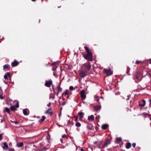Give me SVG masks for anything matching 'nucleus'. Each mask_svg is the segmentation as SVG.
Listing matches in <instances>:
<instances>
[{"mask_svg": "<svg viewBox=\"0 0 151 151\" xmlns=\"http://www.w3.org/2000/svg\"><path fill=\"white\" fill-rule=\"evenodd\" d=\"M84 48L87 54H83V56L84 58L86 60H87L89 61H92L93 55L92 52L90 51L89 48L86 46H85Z\"/></svg>", "mask_w": 151, "mask_h": 151, "instance_id": "nucleus-1", "label": "nucleus"}, {"mask_svg": "<svg viewBox=\"0 0 151 151\" xmlns=\"http://www.w3.org/2000/svg\"><path fill=\"white\" fill-rule=\"evenodd\" d=\"M83 66L85 68V70L86 71H89L91 69V65L89 62H88L86 63H84V64L83 65Z\"/></svg>", "mask_w": 151, "mask_h": 151, "instance_id": "nucleus-2", "label": "nucleus"}, {"mask_svg": "<svg viewBox=\"0 0 151 151\" xmlns=\"http://www.w3.org/2000/svg\"><path fill=\"white\" fill-rule=\"evenodd\" d=\"M104 73L106 74L107 75H111L113 73V72L111 70V68L104 69L103 71Z\"/></svg>", "mask_w": 151, "mask_h": 151, "instance_id": "nucleus-3", "label": "nucleus"}, {"mask_svg": "<svg viewBox=\"0 0 151 151\" xmlns=\"http://www.w3.org/2000/svg\"><path fill=\"white\" fill-rule=\"evenodd\" d=\"M52 84V81L51 80H50L49 81H46L45 83V85L46 87H50L51 85Z\"/></svg>", "mask_w": 151, "mask_h": 151, "instance_id": "nucleus-4", "label": "nucleus"}, {"mask_svg": "<svg viewBox=\"0 0 151 151\" xmlns=\"http://www.w3.org/2000/svg\"><path fill=\"white\" fill-rule=\"evenodd\" d=\"M110 141L109 140L107 139L104 144L103 145V148H104L106 147L108 145L110 144Z\"/></svg>", "mask_w": 151, "mask_h": 151, "instance_id": "nucleus-5", "label": "nucleus"}, {"mask_svg": "<svg viewBox=\"0 0 151 151\" xmlns=\"http://www.w3.org/2000/svg\"><path fill=\"white\" fill-rule=\"evenodd\" d=\"M86 72L85 70L81 71L79 74L80 76L82 78L85 77L87 75L86 73Z\"/></svg>", "mask_w": 151, "mask_h": 151, "instance_id": "nucleus-6", "label": "nucleus"}, {"mask_svg": "<svg viewBox=\"0 0 151 151\" xmlns=\"http://www.w3.org/2000/svg\"><path fill=\"white\" fill-rule=\"evenodd\" d=\"M141 76V73L139 72H137L134 77L135 79H138Z\"/></svg>", "mask_w": 151, "mask_h": 151, "instance_id": "nucleus-7", "label": "nucleus"}, {"mask_svg": "<svg viewBox=\"0 0 151 151\" xmlns=\"http://www.w3.org/2000/svg\"><path fill=\"white\" fill-rule=\"evenodd\" d=\"M56 90L57 91V94H58L60 92L62 91V89L60 87V84L58 85L57 86V87L56 88Z\"/></svg>", "mask_w": 151, "mask_h": 151, "instance_id": "nucleus-8", "label": "nucleus"}, {"mask_svg": "<svg viewBox=\"0 0 151 151\" xmlns=\"http://www.w3.org/2000/svg\"><path fill=\"white\" fill-rule=\"evenodd\" d=\"M19 63L16 60H14L13 62L12 63L11 65L12 67H14L17 66L19 65Z\"/></svg>", "mask_w": 151, "mask_h": 151, "instance_id": "nucleus-9", "label": "nucleus"}, {"mask_svg": "<svg viewBox=\"0 0 151 151\" xmlns=\"http://www.w3.org/2000/svg\"><path fill=\"white\" fill-rule=\"evenodd\" d=\"M3 67L4 70L7 69L8 70H9L10 68V67L9 65L8 64L5 65L3 66Z\"/></svg>", "mask_w": 151, "mask_h": 151, "instance_id": "nucleus-10", "label": "nucleus"}, {"mask_svg": "<svg viewBox=\"0 0 151 151\" xmlns=\"http://www.w3.org/2000/svg\"><path fill=\"white\" fill-rule=\"evenodd\" d=\"M109 125L108 124H103L101 126V128L104 129H106L108 127Z\"/></svg>", "mask_w": 151, "mask_h": 151, "instance_id": "nucleus-11", "label": "nucleus"}, {"mask_svg": "<svg viewBox=\"0 0 151 151\" xmlns=\"http://www.w3.org/2000/svg\"><path fill=\"white\" fill-rule=\"evenodd\" d=\"M52 109L51 108L48 109L45 111V113L46 114H52V112L51 111Z\"/></svg>", "mask_w": 151, "mask_h": 151, "instance_id": "nucleus-12", "label": "nucleus"}, {"mask_svg": "<svg viewBox=\"0 0 151 151\" xmlns=\"http://www.w3.org/2000/svg\"><path fill=\"white\" fill-rule=\"evenodd\" d=\"M88 119L89 120L93 121L94 120V116L93 115H91L88 117Z\"/></svg>", "mask_w": 151, "mask_h": 151, "instance_id": "nucleus-13", "label": "nucleus"}, {"mask_svg": "<svg viewBox=\"0 0 151 151\" xmlns=\"http://www.w3.org/2000/svg\"><path fill=\"white\" fill-rule=\"evenodd\" d=\"M83 114L84 113L82 112H79L78 113V114L80 116L79 118L80 119H81L83 118Z\"/></svg>", "mask_w": 151, "mask_h": 151, "instance_id": "nucleus-14", "label": "nucleus"}, {"mask_svg": "<svg viewBox=\"0 0 151 151\" xmlns=\"http://www.w3.org/2000/svg\"><path fill=\"white\" fill-rule=\"evenodd\" d=\"M142 102L143 103L142 104H139V106H144L145 105V101L144 100H142Z\"/></svg>", "mask_w": 151, "mask_h": 151, "instance_id": "nucleus-15", "label": "nucleus"}, {"mask_svg": "<svg viewBox=\"0 0 151 151\" xmlns=\"http://www.w3.org/2000/svg\"><path fill=\"white\" fill-rule=\"evenodd\" d=\"M23 113L25 115H28L29 113L27 111V110L26 109H24L23 111Z\"/></svg>", "mask_w": 151, "mask_h": 151, "instance_id": "nucleus-16", "label": "nucleus"}, {"mask_svg": "<svg viewBox=\"0 0 151 151\" xmlns=\"http://www.w3.org/2000/svg\"><path fill=\"white\" fill-rule=\"evenodd\" d=\"M4 146L2 147L3 149H7L8 148V146L6 142L4 143Z\"/></svg>", "mask_w": 151, "mask_h": 151, "instance_id": "nucleus-17", "label": "nucleus"}, {"mask_svg": "<svg viewBox=\"0 0 151 151\" xmlns=\"http://www.w3.org/2000/svg\"><path fill=\"white\" fill-rule=\"evenodd\" d=\"M101 108V107L100 106H95L94 107V109L96 111H97L99 110V109H100Z\"/></svg>", "mask_w": 151, "mask_h": 151, "instance_id": "nucleus-18", "label": "nucleus"}, {"mask_svg": "<svg viewBox=\"0 0 151 151\" xmlns=\"http://www.w3.org/2000/svg\"><path fill=\"white\" fill-rule=\"evenodd\" d=\"M131 147V144L130 142H127V143L126 147L127 149Z\"/></svg>", "mask_w": 151, "mask_h": 151, "instance_id": "nucleus-19", "label": "nucleus"}, {"mask_svg": "<svg viewBox=\"0 0 151 151\" xmlns=\"http://www.w3.org/2000/svg\"><path fill=\"white\" fill-rule=\"evenodd\" d=\"M87 128L90 130H92L93 129V127L91 124H89L87 126Z\"/></svg>", "mask_w": 151, "mask_h": 151, "instance_id": "nucleus-20", "label": "nucleus"}, {"mask_svg": "<svg viewBox=\"0 0 151 151\" xmlns=\"http://www.w3.org/2000/svg\"><path fill=\"white\" fill-rule=\"evenodd\" d=\"M12 111H15L17 110V109L14 106H11L10 108Z\"/></svg>", "mask_w": 151, "mask_h": 151, "instance_id": "nucleus-21", "label": "nucleus"}, {"mask_svg": "<svg viewBox=\"0 0 151 151\" xmlns=\"http://www.w3.org/2000/svg\"><path fill=\"white\" fill-rule=\"evenodd\" d=\"M17 146L19 147H22L23 146V143L22 142H20L19 144H17Z\"/></svg>", "mask_w": 151, "mask_h": 151, "instance_id": "nucleus-22", "label": "nucleus"}, {"mask_svg": "<svg viewBox=\"0 0 151 151\" xmlns=\"http://www.w3.org/2000/svg\"><path fill=\"white\" fill-rule=\"evenodd\" d=\"M130 70V68L129 67H127V71L126 72V73L127 74H129V72Z\"/></svg>", "mask_w": 151, "mask_h": 151, "instance_id": "nucleus-23", "label": "nucleus"}, {"mask_svg": "<svg viewBox=\"0 0 151 151\" xmlns=\"http://www.w3.org/2000/svg\"><path fill=\"white\" fill-rule=\"evenodd\" d=\"M76 126L77 127H80L81 126V124L79 122H77L75 124Z\"/></svg>", "mask_w": 151, "mask_h": 151, "instance_id": "nucleus-24", "label": "nucleus"}, {"mask_svg": "<svg viewBox=\"0 0 151 151\" xmlns=\"http://www.w3.org/2000/svg\"><path fill=\"white\" fill-rule=\"evenodd\" d=\"M69 93V91L68 90H66L65 93H62V94H68Z\"/></svg>", "mask_w": 151, "mask_h": 151, "instance_id": "nucleus-25", "label": "nucleus"}, {"mask_svg": "<svg viewBox=\"0 0 151 151\" xmlns=\"http://www.w3.org/2000/svg\"><path fill=\"white\" fill-rule=\"evenodd\" d=\"M6 111L7 112L8 114H9V109L8 107H6L5 108Z\"/></svg>", "mask_w": 151, "mask_h": 151, "instance_id": "nucleus-26", "label": "nucleus"}, {"mask_svg": "<svg viewBox=\"0 0 151 151\" xmlns=\"http://www.w3.org/2000/svg\"><path fill=\"white\" fill-rule=\"evenodd\" d=\"M81 97L82 100H84L86 98V95H81Z\"/></svg>", "mask_w": 151, "mask_h": 151, "instance_id": "nucleus-27", "label": "nucleus"}, {"mask_svg": "<svg viewBox=\"0 0 151 151\" xmlns=\"http://www.w3.org/2000/svg\"><path fill=\"white\" fill-rule=\"evenodd\" d=\"M45 118L46 117L45 116H42V118L40 119V121L41 122L45 120Z\"/></svg>", "mask_w": 151, "mask_h": 151, "instance_id": "nucleus-28", "label": "nucleus"}, {"mask_svg": "<svg viewBox=\"0 0 151 151\" xmlns=\"http://www.w3.org/2000/svg\"><path fill=\"white\" fill-rule=\"evenodd\" d=\"M85 91L84 90H81L80 93V94H85Z\"/></svg>", "mask_w": 151, "mask_h": 151, "instance_id": "nucleus-29", "label": "nucleus"}, {"mask_svg": "<svg viewBox=\"0 0 151 151\" xmlns=\"http://www.w3.org/2000/svg\"><path fill=\"white\" fill-rule=\"evenodd\" d=\"M116 140L119 142H121L122 141V139L121 138H116Z\"/></svg>", "mask_w": 151, "mask_h": 151, "instance_id": "nucleus-30", "label": "nucleus"}, {"mask_svg": "<svg viewBox=\"0 0 151 151\" xmlns=\"http://www.w3.org/2000/svg\"><path fill=\"white\" fill-rule=\"evenodd\" d=\"M141 63H142V61H139L138 60H137L135 64H136L139 65Z\"/></svg>", "mask_w": 151, "mask_h": 151, "instance_id": "nucleus-31", "label": "nucleus"}, {"mask_svg": "<svg viewBox=\"0 0 151 151\" xmlns=\"http://www.w3.org/2000/svg\"><path fill=\"white\" fill-rule=\"evenodd\" d=\"M6 75H7V76H8L9 77H11V74L9 72H7L6 73Z\"/></svg>", "mask_w": 151, "mask_h": 151, "instance_id": "nucleus-32", "label": "nucleus"}, {"mask_svg": "<svg viewBox=\"0 0 151 151\" xmlns=\"http://www.w3.org/2000/svg\"><path fill=\"white\" fill-rule=\"evenodd\" d=\"M4 97H5V96H3V95H0V99H4Z\"/></svg>", "mask_w": 151, "mask_h": 151, "instance_id": "nucleus-33", "label": "nucleus"}, {"mask_svg": "<svg viewBox=\"0 0 151 151\" xmlns=\"http://www.w3.org/2000/svg\"><path fill=\"white\" fill-rule=\"evenodd\" d=\"M74 89L73 87L72 86H70L69 87V89L70 90H73Z\"/></svg>", "mask_w": 151, "mask_h": 151, "instance_id": "nucleus-34", "label": "nucleus"}, {"mask_svg": "<svg viewBox=\"0 0 151 151\" xmlns=\"http://www.w3.org/2000/svg\"><path fill=\"white\" fill-rule=\"evenodd\" d=\"M57 67V66H54L52 67V70H56V68Z\"/></svg>", "mask_w": 151, "mask_h": 151, "instance_id": "nucleus-35", "label": "nucleus"}, {"mask_svg": "<svg viewBox=\"0 0 151 151\" xmlns=\"http://www.w3.org/2000/svg\"><path fill=\"white\" fill-rule=\"evenodd\" d=\"M15 107H16V108H18L19 107V103H18V102H17V104L15 106Z\"/></svg>", "mask_w": 151, "mask_h": 151, "instance_id": "nucleus-36", "label": "nucleus"}, {"mask_svg": "<svg viewBox=\"0 0 151 151\" xmlns=\"http://www.w3.org/2000/svg\"><path fill=\"white\" fill-rule=\"evenodd\" d=\"M74 117L76 121L77 122V121L78 117L77 116H75Z\"/></svg>", "mask_w": 151, "mask_h": 151, "instance_id": "nucleus-37", "label": "nucleus"}, {"mask_svg": "<svg viewBox=\"0 0 151 151\" xmlns=\"http://www.w3.org/2000/svg\"><path fill=\"white\" fill-rule=\"evenodd\" d=\"M4 79H7V75H6V74L4 76Z\"/></svg>", "mask_w": 151, "mask_h": 151, "instance_id": "nucleus-38", "label": "nucleus"}, {"mask_svg": "<svg viewBox=\"0 0 151 151\" xmlns=\"http://www.w3.org/2000/svg\"><path fill=\"white\" fill-rule=\"evenodd\" d=\"M132 146L133 147H135L136 146V143H133L132 144Z\"/></svg>", "mask_w": 151, "mask_h": 151, "instance_id": "nucleus-39", "label": "nucleus"}, {"mask_svg": "<svg viewBox=\"0 0 151 151\" xmlns=\"http://www.w3.org/2000/svg\"><path fill=\"white\" fill-rule=\"evenodd\" d=\"M2 139V134H0V140H1Z\"/></svg>", "mask_w": 151, "mask_h": 151, "instance_id": "nucleus-40", "label": "nucleus"}, {"mask_svg": "<svg viewBox=\"0 0 151 151\" xmlns=\"http://www.w3.org/2000/svg\"><path fill=\"white\" fill-rule=\"evenodd\" d=\"M12 122H14L15 124H18L19 123V122L17 121H14V122H12V121H11Z\"/></svg>", "mask_w": 151, "mask_h": 151, "instance_id": "nucleus-41", "label": "nucleus"}, {"mask_svg": "<svg viewBox=\"0 0 151 151\" xmlns=\"http://www.w3.org/2000/svg\"><path fill=\"white\" fill-rule=\"evenodd\" d=\"M54 95H51V96H50V99L51 98H52L53 99H54Z\"/></svg>", "mask_w": 151, "mask_h": 151, "instance_id": "nucleus-42", "label": "nucleus"}, {"mask_svg": "<svg viewBox=\"0 0 151 151\" xmlns=\"http://www.w3.org/2000/svg\"><path fill=\"white\" fill-rule=\"evenodd\" d=\"M9 151H15L14 150L13 148H11V149H9Z\"/></svg>", "mask_w": 151, "mask_h": 151, "instance_id": "nucleus-43", "label": "nucleus"}, {"mask_svg": "<svg viewBox=\"0 0 151 151\" xmlns=\"http://www.w3.org/2000/svg\"><path fill=\"white\" fill-rule=\"evenodd\" d=\"M51 105V102L49 103L47 105V106L48 107H50Z\"/></svg>", "mask_w": 151, "mask_h": 151, "instance_id": "nucleus-44", "label": "nucleus"}, {"mask_svg": "<svg viewBox=\"0 0 151 151\" xmlns=\"http://www.w3.org/2000/svg\"><path fill=\"white\" fill-rule=\"evenodd\" d=\"M62 137L63 138H64L66 137V135L65 134L63 135L62 136Z\"/></svg>", "mask_w": 151, "mask_h": 151, "instance_id": "nucleus-45", "label": "nucleus"}, {"mask_svg": "<svg viewBox=\"0 0 151 151\" xmlns=\"http://www.w3.org/2000/svg\"><path fill=\"white\" fill-rule=\"evenodd\" d=\"M100 116L99 115L98 116H97L96 117V119H97V118H100Z\"/></svg>", "mask_w": 151, "mask_h": 151, "instance_id": "nucleus-46", "label": "nucleus"}, {"mask_svg": "<svg viewBox=\"0 0 151 151\" xmlns=\"http://www.w3.org/2000/svg\"><path fill=\"white\" fill-rule=\"evenodd\" d=\"M130 95H128L127 96L128 98L127 99H126V100H129V98L130 97Z\"/></svg>", "mask_w": 151, "mask_h": 151, "instance_id": "nucleus-47", "label": "nucleus"}, {"mask_svg": "<svg viewBox=\"0 0 151 151\" xmlns=\"http://www.w3.org/2000/svg\"><path fill=\"white\" fill-rule=\"evenodd\" d=\"M2 38H1V40H3L4 39V37H2Z\"/></svg>", "mask_w": 151, "mask_h": 151, "instance_id": "nucleus-48", "label": "nucleus"}, {"mask_svg": "<svg viewBox=\"0 0 151 151\" xmlns=\"http://www.w3.org/2000/svg\"><path fill=\"white\" fill-rule=\"evenodd\" d=\"M71 68V67L70 66H68V69H70Z\"/></svg>", "mask_w": 151, "mask_h": 151, "instance_id": "nucleus-49", "label": "nucleus"}, {"mask_svg": "<svg viewBox=\"0 0 151 151\" xmlns=\"http://www.w3.org/2000/svg\"><path fill=\"white\" fill-rule=\"evenodd\" d=\"M60 140L61 142L62 143H63V139H60Z\"/></svg>", "mask_w": 151, "mask_h": 151, "instance_id": "nucleus-50", "label": "nucleus"}, {"mask_svg": "<svg viewBox=\"0 0 151 151\" xmlns=\"http://www.w3.org/2000/svg\"><path fill=\"white\" fill-rule=\"evenodd\" d=\"M149 101L150 102V104H151V99H150V100H149Z\"/></svg>", "mask_w": 151, "mask_h": 151, "instance_id": "nucleus-51", "label": "nucleus"}, {"mask_svg": "<svg viewBox=\"0 0 151 151\" xmlns=\"http://www.w3.org/2000/svg\"><path fill=\"white\" fill-rule=\"evenodd\" d=\"M2 92V91L1 89H0V93H1Z\"/></svg>", "mask_w": 151, "mask_h": 151, "instance_id": "nucleus-52", "label": "nucleus"}, {"mask_svg": "<svg viewBox=\"0 0 151 151\" xmlns=\"http://www.w3.org/2000/svg\"><path fill=\"white\" fill-rule=\"evenodd\" d=\"M55 63H52V65H55Z\"/></svg>", "mask_w": 151, "mask_h": 151, "instance_id": "nucleus-53", "label": "nucleus"}, {"mask_svg": "<svg viewBox=\"0 0 151 151\" xmlns=\"http://www.w3.org/2000/svg\"><path fill=\"white\" fill-rule=\"evenodd\" d=\"M81 151H84L83 149L82 148L81 149Z\"/></svg>", "mask_w": 151, "mask_h": 151, "instance_id": "nucleus-54", "label": "nucleus"}, {"mask_svg": "<svg viewBox=\"0 0 151 151\" xmlns=\"http://www.w3.org/2000/svg\"><path fill=\"white\" fill-rule=\"evenodd\" d=\"M150 63L151 64V59H150Z\"/></svg>", "mask_w": 151, "mask_h": 151, "instance_id": "nucleus-55", "label": "nucleus"}, {"mask_svg": "<svg viewBox=\"0 0 151 151\" xmlns=\"http://www.w3.org/2000/svg\"><path fill=\"white\" fill-rule=\"evenodd\" d=\"M33 1H35L36 0H31Z\"/></svg>", "mask_w": 151, "mask_h": 151, "instance_id": "nucleus-56", "label": "nucleus"}, {"mask_svg": "<svg viewBox=\"0 0 151 151\" xmlns=\"http://www.w3.org/2000/svg\"><path fill=\"white\" fill-rule=\"evenodd\" d=\"M2 122H3V120L2 119H1V123Z\"/></svg>", "mask_w": 151, "mask_h": 151, "instance_id": "nucleus-57", "label": "nucleus"}, {"mask_svg": "<svg viewBox=\"0 0 151 151\" xmlns=\"http://www.w3.org/2000/svg\"><path fill=\"white\" fill-rule=\"evenodd\" d=\"M97 142H94V143H97Z\"/></svg>", "mask_w": 151, "mask_h": 151, "instance_id": "nucleus-58", "label": "nucleus"}, {"mask_svg": "<svg viewBox=\"0 0 151 151\" xmlns=\"http://www.w3.org/2000/svg\"><path fill=\"white\" fill-rule=\"evenodd\" d=\"M53 74H54V76H55V73H53Z\"/></svg>", "mask_w": 151, "mask_h": 151, "instance_id": "nucleus-59", "label": "nucleus"}, {"mask_svg": "<svg viewBox=\"0 0 151 151\" xmlns=\"http://www.w3.org/2000/svg\"><path fill=\"white\" fill-rule=\"evenodd\" d=\"M97 101H99V99H97Z\"/></svg>", "mask_w": 151, "mask_h": 151, "instance_id": "nucleus-60", "label": "nucleus"}, {"mask_svg": "<svg viewBox=\"0 0 151 151\" xmlns=\"http://www.w3.org/2000/svg\"><path fill=\"white\" fill-rule=\"evenodd\" d=\"M103 93H104L103 92H102L101 93V94H103Z\"/></svg>", "mask_w": 151, "mask_h": 151, "instance_id": "nucleus-61", "label": "nucleus"}, {"mask_svg": "<svg viewBox=\"0 0 151 151\" xmlns=\"http://www.w3.org/2000/svg\"><path fill=\"white\" fill-rule=\"evenodd\" d=\"M60 7H60H59V6H58V8H59V7Z\"/></svg>", "mask_w": 151, "mask_h": 151, "instance_id": "nucleus-62", "label": "nucleus"}]
</instances>
